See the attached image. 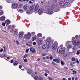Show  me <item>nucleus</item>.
Returning <instances> with one entry per match:
<instances>
[{"mask_svg": "<svg viewBox=\"0 0 80 80\" xmlns=\"http://www.w3.org/2000/svg\"><path fill=\"white\" fill-rule=\"evenodd\" d=\"M71 47H72V46H71V45H69L68 47V49H70V48H71Z\"/></svg>", "mask_w": 80, "mask_h": 80, "instance_id": "40", "label": "nucleus"}, {"mask_svg": "<svg viewBox=\"0 0 80 80\" xmlns=\"http://www.w3.org/2000/svg\"><path fill=\"white\" fill-rule=\"evenodd\" d=\"M52 49L54 50L57 49V44H54L52 45Z\"/></svg>", "mask_w": 80, "mask_h": 80, "instance_id": "13", "label": "nucleus"}, {"mask_svg": "<svg viewBox=\"0 0 80 80\" xmlns=\"http://www.w3.org/2000/svg\"><path fill=\"white\" fill-rule=\"evenodd\" d=\"M44 75H45V76L46 77H47V76H48V74H47V73H45L44 74Z\"/></svg>", "mask_w": 80, "mask_h": 80, "instance_id": "58", "label": "nucleus"}, {"mask_svg": "<svg viewBox=\"0 0 80 80\" xmlns=\"http://www.w3.org/2000/svg\"><path fill=\"white\" fill-rule=\"evenodd\" d=\"M13 31H15V29H12L11 30L10 32H13Z\"/></svg>", "mask_w": 80, "mask_h": 80, "instance_id": "53", "label": "nucleus"}, {"mask_svg": "<svg viewBox=\"0 0 80 80\" xmlns=\"http://www.w3.org/2000/svg\"><path fill=\"white\" fill-rule=\"evenodd\" d=\"M64 2L67 5H68L70 4V2L68 0H64Z\"/></svg>", "mask_w": 80, "mask_h": 80, "instance_id": "14", "label": "nucleus"}, {"mask_svg": "<svg viewBox=\"0 0 80 80\" xmlns=\"http://www.w3.org/2000/svg\"><path fill=\"white\" fill-rule=\"evenodd\" d=\"M73 73H72V75H75V74H77V71H73Z\"/></svg>", "mask_w": 80, "mask_h": 80, "instance_id": "32", "label": "nucleus"}, {"mask_svg": "<svg viewBox=\"0 0 80 80\" xmlns=\"http://www.w3.org/2000/svg\"><path fill=\"white\" fill-rule=\"evenodd\" d=\"M27 59H24V62H27Z\"/></svg>", "mask_w": 80, "mask_h": 80, "instance_id": "60", "label": "nucleus"}, {"mask_svg": "<svg viewBox=\"0 0 80 80\" xmlns=\"http://www.w3.org/2000/svg\"><path fill=\"white\" fill-rule=\"evenodd\" d=\"M28 51H29V49H27L26 50V53H28Z\"/></svg>", "mask_w": 80, "mask_h": 80, "instance_id": "43", "label": "nucleus"}, {"mask_svg": "<svg viewBox=\"0 0 80 80\" xmlns=\"http://www.w3.org/2000/svg\"><path fill=\"white\" fill-rule=\"evenodd\" d=\"M18 62H17V61H15L13 63V65L15 66H16L17 65H18Z\"/></svg>", "mask_w": 80, "mask_h": 80, "instance_id": "21", "label": "nucleus"}, {"mask_svg": "<svg viewBox=\"0 0 80 80\" xmlns=\"http://www.w3.org/2000/svg\"><path fill=\"white\" fill-rule=\"evenodd\" d=\"M31 37V34L30 33H28V36H27V39H29L30 38V37Z\"/></svg>", "mask_w": 80, "mask_h": 80, "instance_id": "18", "label": "nucleus"}, {"mask_svg": "<svg viewBox=\"0 0 80 80\" xmlns=\"http://www.w3.org/2000/svg\"><path fill=\"white\" fill-rule=\"evenodd\" d=\"M63 47V45H61L60 46L58 49V52L61 53V54H63V53L65 51V48Z\"/></svg>", "mask_w": 80, "mask_h": 80, "instance_id": "1", "label": "nucleus"}, {"mask_svg": "<svg viewBox=\"0 0 80 80\" xmlns=\"http://www.w3.org/2000/svg\"><path fill=\"white\" fill-rule=\"evenodd\" d=\"M11 63H13V60H12L11 61Z\"/></svg>", "mask_w": 80, "mask_h": 80, "instance_id": "59", "label": "nucleus"}, {"mask_svg": "<svg viewBox=\"0 0 80 80\" xmlns=\"http://www.w3.org/2000/svg\"><path fill=\"white\" fill-rule=\"evenodd\" d=\"M43 12V10L42 9H39L38 10V13L40 15L42 14V13Z\"/></svg>", "mask_w": 80, "mask_h": 80, "instance_id": "16", "label": "nucleus"}, {"mask_svg": "<svg viewBox=\"0 0 80 80\" xmlns=\"http://www.w3.org/2000/svg\"><path fill=\"white\" fill-rule=\"evenodd\" d=\"M46 72H47V73H49V71L48 70H46Z\"/></svg>", "mask_w": 80, "mask_h": 80, "instance_id": "56", "label": "nucleus"}, {"mask_svg": "<svg viewBox=\"0 0 80 80\" xmlns=\"http://www.w3.org/2000/svg\"><path fill=\"white\" fill-rule=\"evenodd\" d=\"M48 78L49 79V80H53V79H52L51 78V77H48Z\"/></svg>", "mask_w": 80, "mask_h": 80, "instance_id": "47", "label": "nucleus"}, {"mask_svg": "<svg viewBox=\"0 0 80 80\" xmlns=\"http://www.w3.org/2000/svg\"><path fill=\"white\" fill-rule=\"evenodd\" d=\"M54 62H56L58 63H60V59L58 58H56V59H54L53 60Z\"/></svg>", "mask_w": 80, "mask_h": 80, "instance_id": "6", "label": "nucleus"}, {"mask_svg": "<svg viewBox=\"0 0 80 80\" xmlns=\"http://www.w3.org/2000/svg\"><path fill=\"white\" fill-rule=\"evenodd\" d=\"M23 38H27V34H25L24 35V36Z\"/></svg>", "mask_w": 80, "mask_h": 80, "instance_id": "33", "label": "nucleus"}, {"mask_svg": "<svg viewBox=\"0 0 80 80\" xmlns=\"http://www.w3.org/2000/svg\"><path fill=\"white\" fill-rule=\"evenodd\" d=\"M34 79L35 80H37V79H38V76H35L34 78Z\"/></svg>", "mask_w": 80, "mask_h": 80, "instance_id": "41", "label": "nucleus"}, {"mask_svg": "<svg viewBox=\"0 0 80 80\" xmlns=\"http://www.w3.org/2000/svg\"><path fill=\"white\" fill-rule=\"evenodd\" d=\"M28 8V6L27 5H25L23 7V9H24V10H27Z\"/></svg>", "mask_w": 80, "mask_h": 80, "instance_id": "20", "label": "nucleus"}, {"mask_svg": "<svg viewBox=\"0 0 80 80\" xmlns=\"http://www.w3.org/2000/svg\"><path fill=\"white\" fill-rule=\"evenodd\" d=\"M38 8H39V6L38 5H36L35 6V7L34 8V10L35 11H37L38 10Z\"/></svg>", "mask_w": 80, "mask_h": 80, "instance_id": "15", "label": "nucleus"}, {"mask_svg": "<svg viewBox=\"0 0 80 80\" xmlns=\"http://www.w3.org/2000/svg\"><path fill=\"white\" fill-rule=\"evenodd\" d=\"M28 54H26L25 55L24 57V59L26 58V57H28Z\"/></svg>", "mask_w": 80, "mask_h": 80, "instance_id": "34", "label": "nucleus"}, {"mask_svg": "<svg viewBox=\"0 0 80 80\" xmlns=\"http://www.w3.org/2000/svg\"><path fill=\"white\" fill-rule=\"evenodd\" d=\"M23 41H26L27 40V38H23Z\"/></svg>", "mask_w": 80, "mask_h": 80, "instance_id": "48", "label": "nucleus"}, {"mask_svg": "<svg viewBox=\"0 0 80 80\" xmlns=\"http://www.w3.org/2000/svg\"><path fill=\"white\" fill-rule=\"evenodd\" d=\"M10 23V21H9V20L8 19L5 21L6 25H9Z\"/></svg>", "mask_w": 80, "mask_h": 80, "instance_id": "12", "label": "nucleus"}, {"mask_svg": "<svg viewBox=\"0 0 80 80\" xmlns=\"http://www.w3.org/2000/svg\"><path fill=\"white\" fill-rule=\"evenodd\" d=\"M3 48H4V52H5V51H6L5 46H4L3 47Z\"/></svg>", "mask_w": 80, "mask_h": 80, "instance_id": "54", "label": "nucleus"}, {"mask_svg": "<svg viewBox=\"0 0 80 80\" xmlns=\"http://www.w3.org/2000/svg\"><path fill=\"white\" fill-rule=\"evenodd\" d=\"M69 43H70V42L69 41H68L66 42V45H68V44H69Z\"/></svg>", "mask_w": 80, "mask_h": 80, "instance_id": "42", "label": "nucleus"}, {"mask_svg": "<svg viewBox=\"0 0 80 80\" xmlns=\"http://www.w3.org/2000/svg\"><path fill=\"white\" fill-rule=\"evenodd\" d=\"M39 80H43V77H40L39 78Z\"/></svg>", "mask_w": 80, "mask_h": 80, "instance_id": "39", "label": "nucleus"}, {"mask_svg": "<svg viewBox=\"0 0 80 80\" xmlns=\"http://www.w3.org/2000/svg\"><path fill=\"white\" fill-rule=\"evenodd\" d=\"M42 44V40H39L38 42V45H41Z\"/></svg>", "mask_w": 80, "mask_h": 80, "instance_id": "19", "label": "nucleus"}, {"mask_svg": "<svg viewBox=\"0 0 80 80\" xmlns=\"http://www.w3.org/2000/svg\"><path fill=\"white\" fill-rule=\"evenodd\" d=\"M3 14V11H0V15H2Z\"/></svg>", "mask_w": 80, "mask_h": 80, "instance_id": "30", "label": "nucleus"}, {"mask_svg": "<svg viewBox=\"0 0 80 80\" xmlns=\"http://www.w3.org/2000/svg\"><path fill=\"white\" fill-rule=\"evenodd\" d=\"M27 72H28V73L29 74H30V73H31L32 72V70H28V71H27Z\"/></svg>", "mask_w": 80, "mask_h": 80, "instance_id": "29", "label": "nucleus"}, {"mask_svg": "<svg viewBox=\"0 0 80 80\" xmlns=\"http://www.w3.org/2000/svg\"><path fill=\"white\" fill-rule=\"evenodd\" d=\"M14 35H17V34H18V29H14Z\"/></svg>", "mask_w": 80, "mask_h": 80, "instance_id": "17", "label": "nucleus"}, {"mask_svg": "<svg viewBox=\"0 0 80 80\" xmlns=\"http://www.w3.org/2000/svg\"><path fill=\"white\" fill-rule=\"evenodd\" d=\"M2 25H3V26H4V27H5V23H3L2 24Z\"/></svg>", "mask_w": 80, "mask_h": 80, "instance_id": "51", "label": "nucleus"}, {"mask_svg": "<svg viewBox=\"0 0 80 80\" xmlns=\"http://www.w3.org/2000/svg\"><path fill=\"white\" fill-rule=\"evenodd\" d=\"M32 35H35V33L34 32H33L32 33Z\"/></svg>", "mask_w": 80, "mask_h": 80, "instance_id": "57", "label": "nucleus"}, {"mask_svg": "<svg viewBox=\"0 0 80 80\" xmlns=\"http://www.w3.org/2000/svg\"><path fill=\"white\" fill-rule=\"evenodd\" d=\"M50 60H52L53 59V57L52 56L50 57Z\"/></svg>", "mask_w": 80, "mask_h": 80, "instance_id": "52", "label": "nucleus"}, {"mask_svg": "<svg viewBox=\"0 0 80 80\" xmlns=\"http://www.w3.org/2000/svg\"><path fill=\"white\" fill-rule=\"evenodd\" d=\"M16 43L17 44V45H19V42H18V41H16Z\"/></svg>", "mask_w": 80, "mask_h": 80, "instance_id": "46", "label": "nucleus"}, {"mask_svg": "<svg viewBox=\"0 0 80 80\" xmlns=\"http://www.w3.org/2000/svg\"><path fill=\"white\" fill-rule=\"evenodd\" d=\"M61 63L62 65H65V62L64 61H61Z\"/></svg>", "mask_w": 80, "mask_h": 80, "instance_id": "26", "label": "nucleus"}, {"mask_svg": "<svg viewBox=\"0 0 80 80\" xmlns=\"http://www.w3.org/2000/svg\"><path fill=\"white\" fill-rule=\"evenodd\" d=\"M3 51V49L2 48H1V50H0V52H2Z\"/></svg>", "mask_w": 80, "mask_h": 80, "instance_id": "45", "label": "nucleus"}, {"mask_svg": "<svg viewBox=\"0 0 80 80\" xmlns=\"http://www.w3.org/2000/svg\"><path fill=\"white\" fill-rule=\"evenodd\" d=\"M36 39V37H33V38H32V41H34V40H35Z\"/></svg>", "mask_w": 80, "mask_h": 80, "instance_id": "35", "label": "nucleus"}, {"mask_svg": "<svg viewBox=\"0 0 80 80\" xmlns=\"http://www.w3.org/2000/svg\"><path fill=\"white\" fill-rule=\"evenodd\" d=\"M6 2H8V3H11V2H12L11 0H6Z\"/></svg>", "mask_w": 80, "mask_h": 80, "instance_id": "36", "label": "nucleus"}, {"mask_svg": "<svg viewBox=\"0 0 80 80\" xmlns=\"http://www.w3.org/2000/svg\"><path fill=\"white\" fill-rule=\"evenodd\" d=\"M48 12L49 14H53V9L51 7H48Z\"/></svg>", "mask_w": 80, "mask_h": 80, "instance_id": "2", "label": "nucleus"}, {"mask_svg": "<svg viewBox=\"0 0 80 80\" xmlns=\"http://www.w3.org/2000/svg\"><path fill=\"white\" fill-rule=\"evenodd\" d=\"M43 56H45V55H46V54L45 53H44L42 54Z\"/></svg>", "mask_w": 80, "mask_h": 80, "instance_id": "61", "label": "nucleus"}, {"mask_svg": "<svg viewBox=\"0 0 80 80\" xmlns=\"http://www.w3.org/2000/svg\"><path fill=\"white\" fill-rule=\"evenodd\" d=\"M29 49L31 52L33 53H36V50H35V49L33 48H30Z\"/></svg>", "mask_w": 80, "mask_h": 80, "instance_id": "5", "label": "nucleus"}, {"mask_svg": "<svg viewBox=\"0 0 80 80\" xmlns=\"http://www.w3.org/2000/svg\"><path fill=\"white\" fill-rule=\"evenodd\" d=\"M46 47H47V46H46L45 44H44L42 46L43 49H45V48H46Z\"/></svg>", "mask_w": 80, "mask_h": 80, "instance_id": "25", "label": "nucleus"}, {"mask_svg": "<svg viewBox=\"0 0 80 80\" xmlns=\"http://www.w3.org/2000/svg\"><path fill=\"white\" fill-rule=\"evenodd\" d=\"M71 60L72 61H73V62H75V58L73 57L72 58Z\"/></svg>", "mask_w": 80, "mask_h": 80, "instance_id": "28", "label": "nucleus"}, {"mask_svg": "<svg viewBox=\"0 0 80 80\" xmlns=\"http://www.w3.org/2000/svg\"><path fill=\"white\" fill-rule=\"evenodd\" d=\"M62 55H63L64 57H66L67 56V53L65 52H64L63 54H62Z\"/></svg>", "mask_w": 80, "mask_h": 80, "instance_id": "37", "label": "nucleus"}, {"mask_svg": "<svg viewBox=\"0 0 80 80\" xmlns=\"http://www.w3.org/2000/svg\"><path fill=\"white\" fill-rule=\"evenodd\" d=\"M42 34L40 33H39L37 35L38 37H42Z\"/></svg>", "mask_w": 80, "mask_h": 80, "instance_id": "38", "label": "nucleus"}, {"mask_svg": "<svg viewBox=\"0 0 80 80\" xmlns=\"http://www.w3.org/2000/svg\"><path fill=\"white\" fill-rule=\"evenodd\" d=\"M19 67L20 68H22V66L19 65Z\"/></svg>", "mask_w": 80, "mask_h": 80, "instance_id": "62", "label": "nucleus"}, {"mask_svg": "<svg viewBox=\"0 0 80 80\" xmlns=\"http://www.w3.org/2000/svg\"><path fill=\"white\" fill-rule=\"evenodd\" d=\"M50 42L51 41L50 39H47L46 42V45H49V44H50Z\"/></svg>", "mask_w": 80, "mask_h": 80, "instance_id": "10", "label": "nucleus"}, {"mask_svg": "<svg viewBox=\"0 0 80 80\" xmlns=\"http://www.w3.org/2000/svg\"><path fill=\"white\" fill-rule=\"evenodd\" d=\"M75 80H78V78L77 77L76 78Z\"/></svg>", "mask_w": 80, "mask_h": 80, "instance_id": "63", "label": "nucleus"}, {"mask_svg": "<svg viewBox=\"0 0 80 80\" xmlns=\"http://www.w3.org/2000/svg\"><path fill=\"white\" fill-rule=\"evenodd\" d=\"M59 4L61 7H64L65 6V2L63 1H60L59 2Z\"/></svg>", "mask_w": 80, "mask_h": 80, "instance_id": "7", "label": "nucleus"}, {"mask_svg": "<svg viewBox=\"0 0 80 80\" xmlns=\"http://www.w3.org/2000/svg\"><path fill=\"white\" fill-rule=\"evenodd\" d=\"M26 13L28 14L30 13V14H31V13H32V12H31L30 10H27Z\"/></svg>", "mask_w": 80, "mask_h": 80, "instance_id": "22", "label": "nucleus"}, {"mask_svg": "<svg viewBox=\"0 0 80 80\" xmlns=\"http://www.w3.org/2000/svg\"><path fill=\"white\" fill-rule=\"evenodd\" d=\"M0 57H1L2 58H3V54H2L0 56Z\"/></svg>", "mask_w": 80, "mask_h": 80, "instance_id": "50", "label": "nucleus"}, {"mask_svg": "<svg viewBox=\"0 0 80 80\" xmlns=\"http://www.w3.org/2000/svg\"><path fill=\"white\" fill-rule=\"evenodd\" d=\"M80 50H78L76 53L77 55H80Z\"/></svg>", "mask_w": 80, "mask_h": 80, "instance_id": "24", "label": "nucleus"}, {"mask_svg": "<svg viewBox=\"0 0 80 80\" xmlns=\"http://www.w3.org/2000/svg\"><path fill=\"white\" fill-rule=\"evenodd\" d=\"M18 4L15 3L13 4L12 5V8H17L18 7Z\"/></svg>", "mask_w": 80, "mask_h": 80, "instance_id": "8", "label": "nucleus"}, {"mask_svg": "<svg viewBox=\"0 0 80 80\" xmlns=\"http://www.w3.org/2000/svg\"><path fill=\"white\" fill-rule=\"evenodd\" d=\"M68 80H72V79L70 78H68Z\"/></svg>", "mask_w": 80, "mask_h": 80, "instance_id": "64", "label": "nucleus"}, {"mask_svg": "<svg viewBox=\"0 0 80 80\" xmlns=\"http://www.w3.org/2000/svg\"><path fill=\"white\" fill-rule=\"evenodd\" d=\"M24 32H19V36L18 37V38H21L23 36V35H24Z\"/></svg>", "mask_w": 80, "mask_h": 80, "instance_id": "3", "label": "nucleus"}, {"mask_svg": "<svg viewBox=\"0 0 80 80\" xmlns=\"http://www.w3.org/2000/svg\"><path fill=\"white\" fill-rule=\"evenodd\" d=\"M34 10V7H33V6H31L30 7L29 10L31 12H32V13H33Z\"/></svg>", "mask_w": 80, "mask_h": 80, "instance_id": "9", "label": "nucleus"}, {"mask_svg": "<svg viewBox=\"0 0 80 80\" xmlns=\"http://www.w3.org/2000/svg\"><path fill=\"white\" fill-rule=\"evenodd\" d=\"M55 8V5L54 4H52L51 6L52 8Z\"/></svg>", "mask_w": 80, "mask_h": 80, "instance_id": "27", "label": "nucleus"}, {"mask_svg": "<svg viewBox=\"0 0 80 80\" xmlns=\"http://www.w3.org/2000/svg\"><path fill=\"white\" fill-rule=\"evenodd\" d=\"M13 28V26L11 25L9 26V27H8V28L9 29H11V28Z\"/></svg>", "mask_w": 80, "mask_h": 80, "instance_id": "31", "label": "nucleus"}, {"mask_svg": "<svg viewBox=\"0 0 80 80\" xmlns=\"http://www.w3.org/2000/svg\"><path fill=\"white\" fill-rule=\"evenodd\" d=\"M5 16H2L1 17V18H0V20H1V21H3L5 20Z\"/></svg>", "mask_w": 80, "mask_h": 80, "instance_id": "11", "label": "nucleus"}, {"mask_svg": "<svg viewBox=\"0 0 80 80\" xmlns=\"http://www.w3.org/2000/svg\"><path fill=\"white\" fill-rule=\"evenodd\" d=\"M33 45H36V42H33Z\"/></svg>", "mask_w": 80, "mask_h": 80, "instance_id": "49", "label": "nucleus"}, {"mask_svg": "<svg viewBox=\"0 0 80 80\" xmlns=\"http://www.w3.org/2000/svg\"><path fill=\"white\" fill-rule=\"evenodd\" d=\"M73 43L74 45H77V46H78L79 45H80V42L78 41L77 42L75 40H74L73 41Z\"/></svg>", "mask_w": 80, "mask_h": 80, "instance_id": "4", "label": "nucleus"}, {"mask_svg": "<svg viewBox=\"0 0 80 80\" xmlns=\"http://www.w3.org/2000/svg\"><path fill=\"white\" fill-rule=\"evenodd\" d=\"M46 58H47V59H49V57L48 56H46Z\"/></svg>", "mask_w": 80, "mask_h": 80, "instance_id": "55", "label": "nucleus"}, {"mask_svg": "<svg viewBox=\"0 0 80 80\" xmlns=\"http://www.w3.org/2000/svg\"><path fill=\"white\" fill-rule=\"evenodd\" d=\"M18 12H20V13H23V10L22 9H20L18 10Z\"/></svg>", "mask_w": 80, "mask_h": 80, "instance_id": "23", "label": "nucleus"}, {"mask_svg": "<svg viewBox=\"0 0 80 80\" xmlns=\"http://www.w3.org/2000/svg\"><path fill=\"white\" fill-rule=\"evenodd\" d=\"M52 64H53V65H56L57 64H56V63L54 62H52Z\"/></svg>", "mask_w": 80, "mask_h": 80, "instance_id": "44", "label": "nucleus"}]
</instances>
